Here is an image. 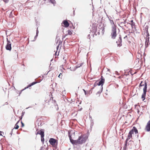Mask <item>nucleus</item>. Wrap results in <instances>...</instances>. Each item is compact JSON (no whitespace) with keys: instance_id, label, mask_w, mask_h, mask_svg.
Here are the masks:
<instances>
[{"instance_id":"obj_6","label":"nucleus","mask_w":150,"mask_h":150,"mask_svg":"<svg viewBox=\"0 0 150 150\" xmlns=\"http://www.w3.org/2000/svg\"><path fill=\"white\" fill-rule=\"evenodd\" d=\"M105 81L104 79L103 78V77L101 76V80L99 82L98 81V86H101V91H102L103 87V85Z\"/></svg>"},{"instance_id":"obj_8","label":"nucleus","mask_w":150,"mask_h":150,"mask_svg":"<svg viewBox=\"0 0 150 150\" xmlns=\"http://www.w3.org/2000/svg\"><path fill=\"white\" fill-rule=\"evenodd\" d=\"M44 132L43 129H41L40 131H38L37 132L36 134H39L41 135V137L42 138L44 137Z\"/></svg>"},{"instance_id":"obj_59","label":"nucleus","mask_w":150,"mask_h":150,"mask_svg":"<svg viewBox=\"0 0 150 150\" xmlns=\"http://www.w3.org/2000/svg\"><path fill=\"white\" fill-rule=\"evenodd\" d=\"M52 60H51V61H52Z\"/></svg>"},{"instance_id":"obj_29","label":"nucleus","mask_w":150,"mask_h":150,"mask_svg":"<svg viewBox=\"0 0 150 150\" xmlns=\"http://www.w3.org/2000/svg\"><path fill=\"white\" fill-rule=\"evenodd\" d=\"M37 83V82L34 81V82H32V83H31V84L32 85V86H33L36 83Z\"/></svg>"},{"instance_id":"obj_53","label":"nucleus","mask_w":150,"mask_h":150,"mask_svg":"<svg viewBox=\"0 0 150 150\" xmlns=\"http://www.w3.org/2000/svg\"><path fill=\"white\" fill-rule=\"evenodd\" d=\"M37 36H36V35L35 36V38H36L37 37Z\"/></svg>"},{"instance_id":"obj_60","label":"nucleus","mask_w":150,"mask_h":150,"mask_svg":"<svg viewBox=\"0 0 150 150\" xmlns=\"http://www.w3.org/2000/svg\"><path fill=\"white\" fill-rule=\"evenodd\" d=\"M85 150H86V149Z\"/></svg>"},{"instance_id":"obj_46","label":"nucleus","mask_w":150,"mask_h":150,"mask_svg":"<svg viewBox=\"0 0 150 150\" xmlns=\"http://www.w3.org/2000/svg\"><path fill=\"white\" fill-rule=\"evenodd\" d=\"M23 116V115H22L21 116V119H22V117Z\"/></svg>"},{"instance_id":"obj_9","label":"nucleus","mask_w":150,"mask_h":150,"mask_svg":"<svg viewBox=\"0 0 150 150\" xmlns=\"http://www.w3.org/2000/svg\"><path fill=\"white\" fill-rule=\"evenodd\" d=\"M107 17L108 18L110 22V23L111 24V25H112V27L114 26V27H116L115 25L114 24V22L112 20H111L110 19V18H109V16H108V15L107 14Z\"/></svg>"},{"instance_id":"obj_49","label":"nucleus","mask_w":150,"mask_h":150,"mask_svg":"<svg viewBox=\"0 0 150 150\" xmlns=\"http://www.w3.org/2000/svg\"><path fill=\"white\" fill-rule=\"evenodd\" d=\"M118 72H117V71H116V74H118Z\"/></svg>"},{"instance_id":"obj_3","label":"nucleus","mask_w":150,"mask_h":150,"mask_svg":"<svg viewBox=\"0 0 150 150\" xmlns=\"http://www.w3.org/2000/svg\"><path fill=\"white\" fill-rule=\"evenodd\" d=\"M111 36V38L113 39H115L117 36V31L116 27H112Z\"/></svg>"},{"instance_id":"obj_51","label":"nucleus","mask_w":150,"mask_h":150,"mask_svg":"<svg viewBox=\"0 0 150 150\" xmlns=\"http://www.w3.org/2000/svg\"><path fill=\"white\" fill-rule=\"evenodd\" d=\"M0 133H4V132H3L1 131H0Z\"/></svg>"},{"instance_id":"obj_47","label":"nucleus","mask_w":150,"mask_h":150,"mask_svg":"<svg viewBox=\"0 0 150 150\" xmlns=\"http://www.w3.org/2000/svg\"><path fill=\"white\" fill-rule=\"evenodd\" d=\"M65 37H66V36H63V39L64 38H65Z\"/></svg>"},{"instance_id":"obj_30","label":"nucleus","mask_w":150,"mask_h":150,"mask_svg":"<svg viewBox=\"0 0 150 150\" xmlns=\"http://www.w3.org/2000/svg\"><path fill=\"white\" fill-rule=\"evenodd\" d=\"M102 92V91H101H101H98L97 93H96V95H97L98 94H100V93L101 92Z\"/></svg>"},{"instance_id":"obj_43","label":"nucleus","mask_w":150,"mask_h":150,"mask_svg":"<svg viewBox=\"0 0 150 150\" xmlns=\"http://www.w3.org/2000/svg\"><path fill=\"white\" fill-rule=\"evenodd\" d=\"M62 74L61 73H60V74L58 76V77L59 78H60V75L61 74Z\"/></svg>"},{"instance_id":"obj_42","label":"nucleus","mask_w":150,"mask_h":150,"mask_svg":"<svg viewBox=\"0 0 150 150\" xmlns=\"http://www.w3.org/2000/svg\"><path fill=\"white\" fill-rule=\"evenodd\" d=\"M127 38V35H126L124 38V39H125L126 38Z\"/></svg>"},{"instance_id":"obj_18","label":"nucleus","mask_w":150,"mask_h":150,"mask_svg":"<svg viewBox=\"0 0 150 150\" xmlns=\"http://www.w3.org/2000/svg\"><path fill=\"white\" fill-rule=\"evenodd\" d=\"M130 22L131 23H129V24L131 25L132 26V28L133 26H135V23L134 22H133V20H132Z\"/></svg>"},{"instance_id":"obj_44","label":"nucleus","mask_w":150,"mask_h":150,"mask_svg":"<svg viewBox=\"0 0 150 150\" xmlns=\"http://www.w3.org/2000/svg\"><path fill=\"white\" fill-rule=\"evenodd\" d=\"M25 112H22V115H24V114H25Z\"/></svg>"},{"instance_id":"obj_17","label":"nucleus","mask_w":150,"mask_h":150,"mask_svg":"<svg viewBox=\"0 0 150 150\" xmlns=\"http://www.w3.org/2000/svg\"><path fill=\"white\" fill-rule=\"evenodd\" d=\"M32 86V85H31V83L27 87H25L24 89H23L20 92V93L19 94H21L22 91H23L25 90V89L28 88L29 87H31Z\"/></svg>"},{"instance_id":"obj_38","label":"nucleus","mask_w":150,"mask_h":150,"mask_svg":"<svg viewBox=\"0 0 150 150\" xmlns=\"http://www.w3.org/2000/svg\"><path fill=\"white\" fill-rule=\"evenodd\" d=\"M128 136H129V137H132V135H131L130 134H129V133L128 134Z\"/></svg>"},{"instance_id":"obj_10","label":"nucleus","mask_w":150,"mask_h":150,"mask_svg":"<svg viewBox=\"0 0 150 150\" xmlns=\"http://www.w3.org/2000/svg\"><path fill=\"white\" fill-rule=\"evenodd\" d=\"M131 137H129L128 136H127V138L126 139V141H125V145L124 146V148H125V149H126V148L127 147V142L128 141V140H129V139H130L131 138Z\"/></svg>"},{"instance_id":"obj_48","label":"nucleus","mask_w":150,"mask_h":150,"mask_svg":"<svg viewBox=\"0 0 150 150\" xmlns=\"http://www.w3.org/2000/svg\"><path fill=\"white\" fill-rule=\"evenodd\" d=\"M2 133H0V136H2V135L1 134Z\"/></svg>"},{"instance_id":"obj_22","label":"nucleus","mask_w":150,"mask_h":150,"mask_svg":"<svg viewBox=\"0 0 150 150\" xmlns=\"http://www.w3.org/2000/svg\"><path fill=\"white\" fill-rule=\"evenodd\" d=\"M98 81H96V82L94 84V87H95L96 86L98 85Z\"/></svg>"},{"instance_id":"obj_16","label":"nucleus","mask_w":150,"mask_h":150,"mask_svg":"<svg viewBox=\"0 0 150 150\" xmlns=\"http://www.w3.org/2000/svg\"><path fill=\"white\" fill-rule=\"evenodd\" d=\"M145 129L146 131L149 132L150 131V126L147 125L146 126Z\"/></svg>"},{"instance_id":"obj_34","label":"nucleus","mask_w":150,"mask_h":150,"mask_svg":"<svg viewBox=\"0 0 150 150\" xmlns=\"http://www.w3.org/2000/svg\"><path fill=\"white\" fill-rule=\"evenodd\" d=\"M147 125H148L150 126V120L148 122Z\"/></svg>"},{"instance_id":"obj_13","label":"nucleus","mask_w":150,"mask_h":150,"mask_svg":"<svg viewBox=\"0 0 150 150\" xmlns=\"http://www.w3.org/2000/svg\"><path fill=\"white\" fill-rule=\"evenodd\" d=\"M64 24L66 27H67L69 26V23L68 21H65L63 22Z\"/></svg>"},{"instance_id":"obj_54","label":"nucleus","mask_w":150,"mask_h":150,"mask_svg":"<svg viewBox=\"0 0 150 150\" xmlns=\"http://www.w3.org/2000/svg\"><path fill=\"white\" fill-rule=\"evenodd\" d=\"M90 35H88V37H89Z\"/></svg>"},{"instance_id":"obj_57","label":"nucleus","mask_w":150,"mask_h":150,"mask_svg":"<svg viewBox=\"0 0 150 150\" xmlns=\"http://www.w3.org/2000/svg\"><path fill=\"white\" fill-rule=\"evenodd\" d=\"M56 53H57V52H55V54H56Z\"/></svg>"},{"instance_id":"obj_27","label":"nucleus","mask_w":150,"mask_h":150,"mask_svg":"<svg viewBox=\"0 0 150 150\" xmlns=\"http://www.w3.org/2000/svg\"><path fill=\"white\" fill-rule=\"evenodd\" d=\"M39 33V31L38 30V28H37V29L36 30V36H38V34Z\"/></svg>"},{"instance_id":"obj_19","label":"nucleus","mask_w":150,"mask_h":150,"mask_svg":"<svg viewBox=\"0 0 150 150\" xmlns=\"http://www.w3.org/2000/svg\"><path fill=\"white\" fill-rule=\"evenodd\" d=\"M18 122H19V121H18V122H17L15 124V127H14V128L13 129H18V128L19 127V126L17 124Z\"/></svg>"},{"instance_id":"obj_12","label":"nucleus","mask_w":150,"mask_h":150,"mask_svg":"<svg viewBox=\"0 0 150 150\" xmlns=\"http://www.w3.org/2000/svg\"><path fill=\"white\" fill-rule=\"evenodd\" d=\"M149 37H148L147 38V37L146 38V41H145V45L146 47H147L148 45V43H149Z\"/></svg>"},{"instance_id":"obj_50","label":"nucleus","mask_w":150,"mask_h":150,"mask_svg":"<svg viewBox=\"0 0 150 150\" xmlns=\"http://www.w3.org/2000/svg\"><path fill=\"white\" fill-rule=\"evenodd\" d=\"M94 87H93V88H91V90H92L93 88H94Z\"/></svg>"},{"instance_id":"obj_20","label":"nucleus","mask_w":150,"mask_h":150,"mask_svg":"<svg viewBox=\"0 0 150 150\" xmlns=\"http://www.w3.org/2000/svg\"><path fill=\"white\" fill-rule=\"evenodd\" d=\"M94 34L96 35H99L100 34V33L99 32H97V31H95Z\"/></svg>"},{"instance_id":"obj_36","label":"nucleus","mask_w":150,"mask_h":150,"mask_svg":"<svg viewBox=\"0 0 150 150\" xmlns=\"http://www.w3.org/2000/svg\"><path fill=\"white\" fill-rule=\"evenodd\" d=\"M21 126L22 127H23L24 126V124L22 122H21Z\"/></svg>"},{"instance_id":"obj_15","label":"nucleus","mask_w":150,"mask_h":150,"mask_svg":"<svg viewBox=\"0 0 150 150\" xmlns=\"http://www.w3.org/2000/svg\"><path fill=\"white\" fill-rule=\"evenodd\" d=\"M45 1H46V0H44ZM48 1L49 2H50L52 4H53L54 5V4H56V1L55 0H48Z\"/></svg>"},{"instance_id":"obj_39","label":"nucleus","mask_w":150,"mask_h":150,"mask_svg":"<svg viewBox=\"0 0 150 150\" xmlns=\"http://www.w3.org/2000/svg\"><path fill=\"white\" fill-rule=\"evenodd\" d=\"M82 65V63H81L80 65L79 66V65H78V66L77 67H80V66H81Z\"/></svg>"},{"instance_id":"obj_35","label":"nucleus","mask_w":150,"mask_h":150,"mask_svg":"<svg viewBox=\"0 0 150 150\" xmlns=\"http://www.w3.org/2000/svg\"><path fill=\"white\" fill-rule=\"evenodd\" d=\"M126 23V20H125L123 22H121V23L125 24Z\"/></svg>"},{"instance_id":"obj_2","label":"nucleus","mask_w":150,"mask_h":150,"mask_svg":"<svg viewBox=\"0 0 150 150\" xmlns=\"http://www.w3.org/2000/svg\"><path fill=\"white\" fill-rule=\"evenodd\" d=\"M143 86H144V87L143 89V93L142 94V98L143 99V100H144L145 98L146 94L147 92V83L146 82L143 81L141 82L139 86V88H141V87Z\"/></svg>"},{"instance_id":"obj_41","label":"nucleus","mask_w":150,"mask_h":150,"mask_svg":"<svg viewBox=\"0 0 150 150\" xmlns=\"http://www.w3.org/2000/svg\"><path fill=\"white\" fill-rule=\"evenodd\" d=\"M13 129H12L11 132L10 133V134H11V135L13 131Z\"/></svg>"},{"instance_id":"obj_23","label":"nucleus","mask_w":150,"mask_h":150,"mask_svg":"<svg viewBox=\"0 0 150 150\" xmlns=\"http://www.w3.org/2000/svg\"><path fill=\"white\" fill-rule=\"evenodd\" d=\"M98 81H96V82L94 84V87H95L96 86L98 85Z\"/></svg>"},{"instance_id":"obj_28","label":"nucleus","mask_w":150,"mask_h":150,"mask_svg":"<svg viewBox=\"0 0 150 150\" xmlns=\"http://www.w3.org/2000/svg\"><path fill=\"white\" fill-rule=\"evenodd\" d=\"M146 33H147V35H146V37H147H147H149V33L148 31V29L147 30V31L146 32Z\"/></svg>"},{"instance_id":"obj_56","label":"nucleus","mask_w":150,"mask_h":150,"mask_svg":"<svg viewBox=\"0 0 150 150\" xmlns=\"http://www.w3.org/2000/svg\"><path fill=\"white\" fill-rule=\"evenodd\" d=\"M110 70V69H108V71H109Z\"/></svg>"},{"instance_id":"obj_7","label":"nucleus","mask_w":150,"mask_h":150,"mask_svg":"<svg viewBox=\"0 0 150 150\" xmlns=\"http://www.w3.org/2000/svg\"><path fill=\"white\" fill-rule=\"evenodd\" d=\"M122 38L121 35L119 36V39L116 41V43L117 44V46L120 47L122 46Z\"/></svg>"},{"instance_id":"obj_31","label":"nucleus","mask_w":150,"mask_h":150,"mask_svg":"<svg viewBox=\"0 0 150 150\" xmlns=\"http://www.w3.org/2000/svg\"><path fill=\"white\" fill-rule=\"evenodd\" d=\"M44 137H42V138H41V141L42 142H44Z\"/></svg>"},{"instance_id":"obj_40","label":"nucleus","mask_w":150,"mask_h":150,"mask_svg":"<svg viewBox=\"0 0 150 150\" xmlns=\"http://www.w3.org/2000/svg\"><path fill=\"white\" fill-rule=\"evenodd\" d=\"M38 126H40V125H41V123H38Z\"/></svg>"},{"instance_id":"obj_26","label":"nucleus","mask_w":150,"mask_h":150,"mask_svg":"<svg viewBox=\"0 0 150 150\" xmlns=\"http://www.w3.org/2000/svg\"><path fill=\"white\" fill-rule=\"evenodd\" d=\"M68 34L69 35H71L72 34V32H71V31L69 30H68Z\"/></svg>"},{"instance_id":"obj_4","label":"nucleus","mask_w":150,"mask_h":150,"mask_svg":"<svg viewBox=\"0 0 150 150\" xmlns=\"http://www.w3.org/2000/svg\"><path fill=\"white\" fill-rule=\"evenodd\" d=\"M49 142L51 145L55 147H56V145L57 144V140L54 138H50L49 139Z\"/></svg>"},{"instance_id":"obj_1","label":"nucleus","mask_w":150,"mask_h":150,"mask_svg":"<svg viewBox=\"0 0 150 150\" xmlns=\"http://www.w3.org/2000/svg\"><path fill=\"white\" fill-rule=\"evenodd\" d=\"M68 134L70 142L72 144L76 145L78 144H82L85 142L86 141L85 136L83 135L80 136L79 137L77 140H74L72 139L71 136L69 132H68Z\"/></svg>"},{"instance_id":"obj_33","label":"nucleus","mask_w":150,"mask_h":150,"mask_svg":"<svg viewBox=\"0 0 150 150\" xmlns=\"http://www.w3.org/2000/svg\"><path fill=\"white\" fill-rule=\"evenodd\" d=\"M5 3H7L9 0H3Z\"/></svg>"},{"instance_id":"obj_45","label":"nucleus","mask_w":150,"mask_h":150,"mask_svg":"<svg viewBox=\"0 0 150 150\" xmlns=\"http://www.w3.org/2000/svg\"><path fill=\"white\" fill-rule=\"evenodd\" d=\"M43 148V147L41 146L40 147V150H42V149Z\"/></svg>"},{"instance_id":"obj_32","label":"nucleus","mask_w":150,"mask_h":150,"mask_svg":"<svg viewBox=\"0 0 150 150\" xmlns=\"http://www.w3.org/2000/svg\"><path fill=\"white\" fill-rule=\"evenodd\" d=\"M61 43H62V42H61L60 41H59V45H58V46H57V50H58V48H59V45H60V44Z\"/></svg>"},{"instance_id":"obj_55","label":"nucleus","mask_w":150,"mask_h":150,"mask_svg":"<svg viewBox=\"0 0 150 150\" xmlns=\"http://www.w3.org/2000/svg\"><path fill=\"white\" fill-rule=\"evenodd\" d=\"M6 104H8L7 102L6 103Z\"/></svg>"},{"instance_id":"obj_37","label":"nucleus","mask_w":150,"mask_h":150,"mask_svg":"<svg viewBox=\"0 0 150 150\" xmlns=\"http://www.w3.org/2000/svg\"><path fill=\"white\" fill-rule=\"evenodd\" d=\"M83 90L84 91V93H85V95H86L87 93H86V91L84 89H83Z\"/></svg>"},{"instance_id":"obj_24","label":"nucleus","mask_w":150,"mask_h":150,"mask_svg":"<svg viewBox=\"0 0 150 150\" xmlns=\"http://www.w3.org/2000/svg\"><path fill=\"white\" fill-rule=\"evenodd\" d=\"M98 81H96V82L94 84V87H95L96 86L98 85Z\"/></svg>"},{"instance_id":"obj_58","label":"nucleus","mask_w":150,"mask_h":150,"mask_svg":"<svg viewBox=\"0 0 150 150\" xmlns=\"http://www.w3.org/2000/svg\"><path fill=\"white\" fill-rule=\"evenodd\" d=\"M29 108V107H28V108H27L26 109H28Z\"/></svg>"},{"instance_id":"obj_5","label":"nucleus","mask_w":150,"mask_h":150,"mask_svg":"<svg viewBox=\"0 0 150 150\" xmlns=\"http://www.w3.org/2000/svg\"><path fill=\"white\" fill-rule=\"evenodd\" d=\"M7 44L6 46V50L11 51V43L10 41H9L7 38H6Z\"/></svg>"},{"instance_id":"obj_21","label":"nucleus","mask_w":150,"mask_h":150,"mask_svg":"<svg viewBox=\"0 0 150 150\" xmlns=\"http://www.w3.org/2000/svg\"><path fill=\"white\" fill-rule=\"evenodd\" d=\"M13 11H12L9 14V17H13Z\"/></svg>"},{"instance_id":"obj_52","label":"nucleus","mask_w":150,"mask_h":150,"mask_svg":"<svg viewBox=\"0 0 150 150\" xmlns=\"http://www.w3.org/2000/svg\"><path fill=\"white\" fill-rule=\"evenodd\" d=\"M124 148V147H123V150L124 149V150H125V149H126V148L125 149V148Z\"/></svg>"},{"instance_id":"obj_11","label":"nucleus","mask_w":150,"mask_h":150,"mask_svg":"<svg viewBox=\"0 0 150 150\" xmlns=\"http://www.w3.org/2000/svg\"><path fill=\"white\" fill-rule=\"evenodd\" d=\"M134 142L133 141H132L131 140H129L128 142V143H127V146H129V145H130L129 146V148H132V145H133Z\"/></svg>"},{"instance_id":"obj_25","label":"nucleus","mask_w":150,"mask_h":150,"mask_svg":"<svg viewBox=\"0 0 150 150\" xmlns=\"http://www.w3.org/2000/svg\"><path fill=\"white\" fill-rule=\"evenodd\" d=\"M129 134H130L131 135H132V134L134 133L133 130H132V129L131 130L129 131Z\"/></svg>"},{"instance_id":"obj_14","label":"nucleus","mask_w":150,"mask_h":150,"mask_svg":"<svg viewBox=\"0 0 150 150\" xmlns=\"http://www.w3.org/2000/svg\"><path fill=\"white\" fill-rule=\"evenodd\" d=\"M132 129V130H133V132H135V134H137L138 133V130L135 127H133Z\"/></svg>"},{"instance_id":"obj_61","label":"nucleus","mask_w":150,"mask_h":150,"mask_svg":"<svg viewBox=\"0 0 150 150\" xmlns=\"http://www.w3.org/2000/svg\"><path fill=\"white\" fill-rule=\"evenodd\" d=\"M90 150H91V149H90Z\"/></svg>"}]
</instances>
